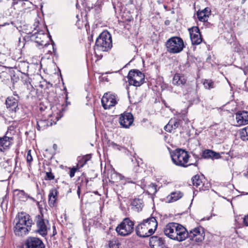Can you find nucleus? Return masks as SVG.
Wrapping results in <instances>:
<instances>
[{
  "label": "nucleus",
  "mask_w": 248,
  "mask_h": 248,
  "mask_svg": "<svg viewBox=\"0 0 248 248\" xmlns=\"http://www.w3.org/2000/svg\"><path fill=\"white\" fill-rule=\"evenodd\" d=\"M16 219V225L14 227V232L16 235L23 236L28 234L31 230L32 220L29 215L26 213H18Z\"/></svg>",
  "instance_id": "f257e3e1"
},
{
  "label": "nucleus",
  "mask_w": 248,
  "mask_h": 248,
  "mask_svg": "<svg viewBox=\"0 0 248 248\" xmlns=\"http://www.w3.org/2000/svg\"><path fill=\"white\" fill-rule=\"evenodd\" d=\"M157 226V223L154 217H151L143 220L136 228L137 234L140 237H146L154 233Z\"/></svg>",
  "instance_id": "f03ea898"
},
{
  "label": "nucleus",
  "mask_w": 248,
  "mask_h": 248,
  "mask_svg": "<svg viewBox=\"0 0 248 248\" xmlns=\"http://www.w3.org/2000/svg\"><path fill=\"white\" fill-rule=\"evenodd\" d=\"M170 155L172 162L177 166L186 168L191 165L197 166L198 165V160L194 163L188 164L189 155L184 149H176L170 152Z\"/></svg>",
  "instance_id": "7ed1b4c3"
},
{
  "label": "nucleus",
  "mask_w": 248,
  "mask_h": 248,
  "mask_svg": "<svg viewBox=\"0 0 248 248\" xmlns=\"http://www.w3.org/2000/svg\"><path fill=\"white\" fill-rule=\"evenodd\" d=\"M24 39L27 41H34L38 45L44 46L49 45V40H50L54 44L49 32H35L34 33H32V32H29L27 35L24 36Z\"/></svg>",
  "instance_id": "20e7f679"
},
{
  "label": "nucleus",
  "mask_w": 248,
  "mask_h": 248,
  "mask_svg": "<svg viewBox=\"0 0 248 248\" xmlns=\"http://www.w3.org/2000/svg\"><path fill=\"white\" fill-rule=\"evenodd\" d=\"M112 46L111 35L109 32H102L96 40L94 49L107 51Z\"/></svg>",
  "instance_id": "39448f33"
},
{
  "label": "nucleus",
  "mask_w": 248,
  "mask_h": 248,
  "mask_svg": "<svg viewBox=\"0 0 248 248\" xmlns=\"http://www.w3.org/2000/svg\"><path fill=\"white\" fill-rule=\"evenodd\" d=\"M167 50L170 54H177L184 49V44L182 38L179 37H172L166 43Z\"/></svg>",
  "instance_id": "423d86ee"
},
{
  "label": "nucleus",
  "mask_w": 248,
  "mask_h": 248,
  "mask_svg": "<svg viewBox=\"0 0 248 248\" xmlns=\"http://www.w3.org/2000/svg\"><path fill=\"white\" fill-rule=\"evenodd\" d=\"M134 222L128 217L124 218L116 228L118 235L126 236L130 235L134 231Z\"/></svg>",
  "instance_id": "0eeeda50"
},
{
  "label": "nucleus",
  "mask_w": 248,
  "mask_h": 248,
  "mask_svg": "<svg viewBox=\"0 0 248 248\" xmlns=\"http://www.w3.org/2000/svg\"><path fill=\"white\" fill-rule=\"evenodd\" d=\"M130 85L139 87L144 82V74L137 69L129 71L127 77Z\"/></svg>",
  "instance_id": "6e6552de"
},
{
  "label": "nucleus",
  "mask_w": 248,
  "mask_h": 248,
  "mask_svg": "<svg viewBox=\"0 0 248 248\" xmlns=\"http://www.w3.org/2000/svg\"><path fill=\"white\" fill-rule=\"evenodd\" d=\"M205 234L203 228L199 226L195 228L188 232V237L189 239L196 242H201L204 238Z\"/></svg>",
  "instance_id": "1a4fd4ad"
},
{
  "label": "nucleus",
  "mask_w": 248,
  "mask_h": 248,
  "mask_svg": "<svg viewBox=\"0 0 248 248\" xmlns=\"http://www.w3.org/2000/svg\"><path fill=\"white\" fill-rule=\"evenodd\" d=\"M116 99V96L115 94L106 93L103 95L101 100L102 106L105 109H109L117 104Z\"/></svg>",
  "instance_id": "9d476101"
},
{
  "label": "nucleus",
  "mask_w": 248,
  "mask_h": 248,
  "mask_svg": "<svg viewBox=\"0 0 248 248\" xmlns=\"http://www.w3.org/2000/svg\"><path fill=\"white\" fill-rule=\"evenodd\" d=\"M23 248H45V245L39 238L29 237L25 242Z\"/></svg>",
  "instance_id": "9b49d317"
},
{
  "label": "nucleus",
  "mask_w": 248,
  "mask_h": 248,
  "mask_svg": "<svg viewBox=\"0 0 248 248\" xmlns=\"http://www.w3.org/2000/svg\"><path fill=\"white\" fill-rule=\"evenodd\" d=\"M175 232L173 233V239L178 241H182L187 238L188 232L182 225L176 223Z\"/></svg>",
  "instance_id": "f8f14e48"
},
{
  "label": "nucleus",
  "mask_w": 248,
  "mask_h": 248,
  "mask_svg": "<svg viewBox=\"0 0 248 248\" xmlns=\"http://www.w3.org/2000/svg\"><path fill=\"white\" fill-rule=\"evenodd\" d=\"M37 217V230L35 232L41 236L45 237L47 234V231L49 229L47 227L45 220L40 215H38Z\"/></svg>",
  "instance_id": "ddd939ff"
},
{
  "label": "nucleus",
  "mask_w": 248,
  "mask_h": 248,
  "mask_svg": "<svg viewBox=\"0 0 248 248\" xmlns=\"http://www.w3.org/2000/svg\"><path fill=\"white\" fill-rule=\"evenodd\" d=\"M133 115L129 112H124L119 117V123L124 128H128L133 123Z\"/></svg>",
  "instance_id": "4468645a"
},
{
  "label": "nucleus",
  "mask_w": 248,
  "mask_h": 248,
  "mask_svg": "<svg viewBox=\"0 0 248 248\" xmlns=\"http://www.w3.org/2000/svg\"><path fill=\"white\" fill-rule=\"evenodd\" d=\"M149 244L152 248H167L164 239L157 236L151 237Z\"/></svg>",
  "instance_id": "2eb2a0df"
},
{
  "label": "nucleus",
  "mask_w": 248,
  "mask_h": 248,
  "mask_svg": "<svg viewBox=\"0 0 248 248\" xmlns=\"http://www.w3.org/2000/svg\"><path fill=\"white\" fill-rule=\"evenodd\" d=\"M235 119L237 126L248 124V112L246 111L238 112L235 114Z\"/></svg>",
  "instance_id": "dca6fc26"
},
{
  "label": "nucleus",
  "mask_w": 248,
  "mask_h": 248,
  "mask_svg": "<svg viewBox=\"0 0 248 248\" xmlns=\"http://www.w3.org/2000/svg\"><path fill=\"white\" fill-rule=\"evenodd\" d=\"M7 108L12 112H16L18 109V102L16 99L11 96L8 97L6 100Z\"/></svg>",
  "instance_id": "f3484780"
},
{
  "label": "nucleus",
  "mask_w": 248,
  "mask_h": 248,
  "mask_svg": "<svg viewBox=\"0 0 248 248\" xmlns=\"http://www.w3.org/2000/svg\"><path fill=\"white\" fill-rule=\"evenodd\" d=\"M108 177L109 181L112 183L118 182L119 181L124 178V176L117 172L114 169H111L109 170Z\"/></svg>",
  "instance_id": "a211bd4d"
},
{
  "label": "nucleus",
  "mask_w": 248,
  "mask_h": 248,
  "mask_svg": "<svg viewBox=\"0 0 248 248\" xmlns=\"http://www.w3.org/2000/svg\"><path fill=\"white\" fill-rule=\"evenodd\" d=\"M176 223L175 222L169 223L164 228V234L171 239H173L172 235H173V233L175 232Z\"/></svg>",
  "instance_id": "6ab92c4d"
},
{
  "label": "nucleus",
  "mask_w": 248,
  "mask_h": 248,
  "mask_svg": "<svg viewBox=\"0 0 248 248\" xmlns=\"http://www.w3.org/2000/svg\"><path fill=\"white\" fill-rule=\"evenodd\" d=\"M193 185L195 186L197 190L200 191L205 190V188L204 186V184L200 176L196 175L192 178Z\"/></svg>",
  "instance_id": "aec40b11"
},
{
  "label": "nucleus",
  "mask_w": 248,
  "mask_h": 248,
  "mask_svg": "<svg viewBox=\"0 0 248 248\" xmlns=\"http://www.w3.org/2000/svg\"><path fill=\"white\" fill-rule=\"evenodd\" d=\"M180 122L181 121L176 118L171 119L165 126V130L170 132L172 129H176L180 126Z\"/></svg>",
  "instance_id": "412c9836"
},
{
  "label": "nucleus",
  "mask_w": 248,
  "mask_h": 248,
  "mask_svg": "<svg viewBox=\"0 0 248 248\" xmlns=\"http://www.w3.org/2000/svg\"><path fill=\"white\" fill-rule=\"evenodd\" d=\"M190 39L192 45H199L202 42L201 32H189Z\"/></svg>",
  "instance_id": "4be33fe9"
},
{
  "label": "nucleus",
  "mask_w": 248,
  "mask_h": 248,
  "mask_svg": "<svg viewBox=\"0 0 248 248\" xmlns=\"http://www.w3.org/2000/svg\"><path fill=\"white\" fill-rule=\"evenodd\" d=\"M9 138H0V151L4 152L9 149L10 146L12 144L9 140Z\"/></svg>",
  "instance_id": "5701e85b"
},
{
  "label": "nucleus",
  "mask_w": 248,
  "mask_h": 248,
  "mask_svg": "<svg viewBox=\"0 0 248 248\" xmlns=\"http://www.w3.org/2000/svg\"><path fill=\"white\" fill-rule=\"evenodd\" d=\"M186 83V79L184 76L179 74H175L173 78L172 83L176 85H184Z\"/></svg>",
  "instance_id": "b1692460"
},
{
  "label": "nucleus",
  "mask_w": 248,
  "mask_h": 248,
  "mask_svg": "<svg viewBox=\"0 0 248 248\" xmlns=\"http://www.w3.org/2000/svg\"><path fill=\"white\" fill-rule=\"evenodd\" d=\"M183 194L180 191H176L172 192L167 197V200L169 202H174L180 199Z\"/></svg>",
  "instance_id": "393cba45"
},
{
  "label": "nucleus",
  "mask_w": 248,
  "mask_h": 248,
  "mask_svg": "<svg viewBox=\"0 0 248 248\" xmlns=\"http://www.w3.org/2000/svg\"><path fill=\"white\" fill-rule=\"evenodd\" d=\"M131 205L132 208L138 212L140 211L143 206L142 201L139 199H134L131 202Z\"/></svg>",
  "instance_id": "a878e982"
},
{
  "label": "nucleus",
  "mask_w": 248,
  "mask_h": 248,
  "mask_svg": "<svg viewBox=\"0 0 248 248\" xmlns=\"http://www.w3.org/2000/svg\"><path fill=\"white\" fill-rule=\"evenodd\" d=\"M219 154L217 153L210 150H206L202 152V157L204 158H218Z\"/></svg>",
  "instance_id": "bb28decb"
},
{
  "label": "nucleus",
  "mask_w": 248,
  "mask_h": 248,
  "mask_svg": "<svg viewBox=\"0 0 248 248\" xmlns=\"http://www.w3.org/2000/svg\"><path fill=\"white\" fill-rule=\"evenodd\" d=\"M58 192L56 189H51L49 193L48 202L50 205H54L57 199Z\"/></svg>",
  "instance_id": "cd10ccee"
},
{
  "label": "nucleus",
  "mask_w": 248,
  "mask_h": 248,
  "mask_svg": "<svg viewBox=\"0 0 248 248\" xmlns=\"http://www.w3.org/2000/svg\"><path fill=\"white\" fill-rule=\"evenodd\" d=\"M52 124V122H50L48 120H39L37 122V129L39 130H44L46 128V127L51 125Z\"/></svg>",
  "instance_id": "c85d7f7f"
},
{
  "label": "nucleus",
  "mask_w": 248,
  "mask_h": 248,
  "mask_svg": "<svg viewBox=\"0 0 248 248\" xmlns=\"http://www.w3.org/2000/svg\"><path fill=\"white\" fill-rule=\"evenodd\" d=\"M16 133L15 130V127L14 126H10L8 127L7 131L6 132L5 135L3 137L4 138H9V140L11 142H14L13 135Z\"/></svg>",
  "instance_id": "c756f323"
},
{
  "label": "nucleus",
  "mask_w": 248,
  "mask_h": 248,
  "mask_svg": "<svg viewBox=\"0 0 248 248\" xmlns=\"http://www.w3.org/2000/svg\"><path fill=\"white\" fill-rule=\"evenodd\" d=\"M16 191H17V196L20 201H26L27 200L28 195L23 190H16Z\"/></svg>",
  "instance_id": "7c9ffc66"
},
{
  "label": "nucleus",
  "mask_w": 248,
  "mask_h": 248,
  "mask_svg": "<svg viewBox=\"0 0 248 248\" xmlns=\"http://www.w3.org/2000/svg\"><path fill=\"white\" fill-rule=\"evenodd\" d=\"M240 138L244 141L248 140V126L243 128L240 132Z\"/></svg>",
  "instance_id": "2f4dec72"
},
{
  "label": "nucleus",
  "mask_w": 248,
  "mask_h": 248,
  "mask_svg": "<svg viewBox=\"0 0 248 248\" xmlns=\"http://www.w3.org/2000/svg\"><path fill=\"white\" fill-rule=\"evenodd\" d=\"M197 16L200 21L205 22L208 20V17L202 12L198 11L197 12Z\"/></svg>",
  "instance_id": "473e14b6"
},
{
  "label": "nucleus",
  "mask_w": 248,
  "mask_h": 248,
  "mask_svg": "<svg viewBox=\"0 0 248 248\" xmlns=\"http://www.w3.org/2000/svg\"><path fill=\"white\" fill-rule=\"evenodd\" d=\"M203 85L207 89H212L214 87V82L210 79H205L203 82Z\"/></svg>",
  "instance_id": "72a5a7b5"
},
{
  "label": "nucleus",
  "mask_w": 248,
  "mask_h": 248,
  "mask_svg": "<svg viewBox=\"0 0 248 248\" xmlns=\"http://www.w3.org/2000/svg\"><path fill=\"white\" fill-rule=\"evenodd\" d=\"M148 192L151 194H155L157 192L156 186L154 184H151L148 186Z\"/></svg>",
  "instance_id": "f704fd0d"
},
{
  "label": "nucleus",
  "mask_w": 248,
  "mask_h": 248,
  "mask_svg": "<svg viewBox=\"0 0 248 248\" xmlns=\"http://www.w3.org/2000/svg\"><path fill=\"white\" fill-rule=\"evenodd\" d=\"M55 178L54 174L51 172H46V175L45 176V180H52Z\"/></svg>",
  "instance_id": "c9c22d12"
},
{
  "label": "nucleus",
  "mask_w": 248,
  "mask_h": 248,
  "mask_svg": "<svg viewBox=\"0 0 248 248\" xmlns=\"http://www.w3.org/2000/svg\"><path fill=\"white\" fill-rule=\"evenodd\" d=\"M90 158V157L89 155L83 156L81 159L80 163H82V164L80 165V167H82L83 165L86 163L87 161L89 160Z\"/></svg>",
  "instance_id": "e433bc0d"
},
{
  "label": "nucleus",
  "mask_w": 248,
  "mask_h": 248,
  "mask_svg": "<svg viewBox=\"0 0 248 248\" xmlns=\"http://www.w3.org/2000/svg\"><path fill=\"white\" fill-rule=\"evenodd\" d=\"M26 159L28 163L30 164V163L32 160V157L31 155V150H29L27 152V154L26 155Z\"/></svg>",
  "instance_id": "4c0bfd02"
},
{
  "label": "nucleus",
  "mask_w": 248,
  "mask_h": 248,
  "mask_svg": "<svg viewBox=\"0 0 248 248\" xmlns=\"http://www.w3.org/2000/svg\"><path fill=\"white\" fill-rule=\"evenodd\" d=\"M109 247L110 248H119V245L116 241H111L109 243Z\"/></svg>",
  "instance_id": "58836bf2"
},
{
  "label": "nucleus",
  "mask_w": 248,
  "mask_h": 248,
  "mask_svg": "<svg viewBox=\"0 0 248 248\" xmlns=\"http://www.w3.org/2000/svg\"><path fill=\"white\" fill-rule=\"evenodd\" d=\"M230 36L232 37V39L229 40V41H230L231 43L236 39L235 35L234 34V32H227V36Z\"/></svg>",
  "instance_id": "ea45409f"
},
{
  "label": "nucleus",
  "mask_w": 248,
  "mask_h": 248,
  "mask_svg": "<svg viewBox=\"0 0 248 248\" xmlns=\"http://www.w3.org/2000/svg\"><path fill=\"white\" fill-rule=\"evenodd\" d=\"M201 12H202L204 14H205L206 16L209 17V16L211 14V10L209 8L206 7L204 8L203 10L201 11Z\"/></svg>",
  "instance_id": "a19ab883"
},
{
  "label": "nucleus",
  "mask_w": 248,
  "mask_h": 248,
  "mask_svg": "<svg viewBox=\"0 0 248 248\" xmlns=\"http://www.w3.org/2000/svg\"><path fill=\"white\" fill-rule=\"evenodd\" d=\"M110 145L115 149H117L118 150H121V146L113 142H112L110 143Z\"/></svg>",
  "instance_id": "79ce46f5"
},
{
  "label": "nucleus",
  "mask_w": 248,
  "mask_h": 248,
  "mask_svg": "<svg viewBox=\"0 0 248 248\" xmlns=\"http://www.w3.org/2000/svg\"><path fill=\"white\" fill-rule=\"evenodd\" d=\"M76 171V169L74 167L70 169L69 175L71 178H72L74 176Z\"/></svg>",
  "instance_id": "37998d69"
},
{
  "label": "nucleus",
  "mask_w": 248,
  "mask_h": 248,
  "mask_svg": "<svg viewBox=\"0 0 248 248\" xmlns=\"http://www.w3.org/2000/svg\"><path fill=\"white\" fill-rule=\"evenodd\" d=\"M123 4H125L126 5L131 4L133 3V0H122Z\"/></svg>",
  "instance_id": "c03bdc74"
},
{
  "label": "nucleus",
  "mask_w": 248,
  "mask_h": 248,
  "mask_svg": "<svg viewBox=\"0 0 248 248\" xmlns=\"http://www.w3.org/2000/svg\"><path fill=\"white\" fill-rule=\"evenodd\" d=\"M19 68H21L22 67H25L26 68L29 67L28 63L25 62H21L20 64H19Z\"/></svg>",
  "instance_id": "a18cd8bd"
},
{
  "label": "nucleus",
  "mask_w": 248,
  "mask_h": 248,
  "mask_svg": "<svg viewBox=\"0 0 248 248\" xmlns=\"http://www.w3.org/2000/svg\"><path fill=\"white\" fill-rule=\"evenodd\" d=\"M24 84L27 86L28 88H29L30 86H31L28 78L24 81Z\"/></svg>",
  "instance_id": "49530a36"
},
{
  "label": "nucleus",
  "mask_w": 248,
  "mask_h": 248,
  "mask_svg": "<svg viewBox=\"0 0 248 248\" xmlns=\"http://www.w3.org/2000/svg\"><path fill=\"white\" fill-rule=\"evenodd\" d=\"M188 31H200V30L198 27H192L188 29Z\"/></svg>",
  "instance_id": "de8ad7c7"
},
{
  "label": "nucleus",
  "mask_w": 248,
  "mask_h": 248,
  "mask_svg": "<svg viewBox=\"0 0 248 248\" xmlns=\"http://www.w3.org/2000/svg\"><path fill=\"white\" fill-rule=\"evenodd\" d=\"M244 223L247 226H248V214L244 217Z\"/></svg>",
  "instance_id": "09e8293b"
},
{
  "label": "nucleus",
  "mask_w": 248,
  "mask_h": 248,
  "mask_svg": "<svg viewBox=\"0 0 248 248\" xmlns=\"http://www.w3.org/2000/svg\"><path fill=\"white\" fill-rule=\"evenodd\" d=\"M35 24H36V27L34 28V30H36L37 31H42L40 30V28H39V22H35ZM34 26H35V24H34Z\"/></svg>",
  "instance_id": "8fccbe9b"
},
{
  "label": "nucleus",
  "mask_w": 248,
  "mask_h": 248,
  "mask_svg": "<svg viewBox=\"0 0 248 248\" xmlns=\"http://www.w3.org/2000/svg\"><path fill=\"white\" fill-rule=\"evenodd\" d=\"M77 193L78 195V196H79V195H80V188H79V186L78 187V191H77Z\"/></svg>",
  "instance_id": "3c124183"
},
{
  "label": "nucleus",
  "mask_w": 248,
  "mask_h": 248,
  "mask_svg": "<svg viewBox=\"0 0 248 248\" xmlns=\"http://www.w3.org/2000/svg\"><path fill=\"white\" fill-rule=\"evenodd\" d=\"M61 116H57L56 117V119L57 120V121H58L59 120V119H60L61 118Z\"/></svg>",
  "instance_id": "603ef678"
},
{
  "label": "nucleus",
  "mask_w": 248,
  "mask_h": 248,
  "mask_svg": "<svg viewBox=\"0 0 248 248\" xmlns=\"http://www.w3.org/2000/svg\"><path fill=\"white\" fill-rule=\"evenodd\" d=\"M193 156L194 157V158H195L196 159H197L198 158V156L197 155H195V154H193Z\"/></svg>",
  "instance_id": "864d4df0"
},
{
  "label": "nucleus",
  "mask_w": 248,
  "mask_h": 248,
  "mask_svg": "<svg viewBox=\"0 0 248 248\" xmlns=\"http://www.w3.org/2000/svg\"><path fill=\"white\" fill-rule=\"evenodd\" d=\"M165 24L167 25L169 24L170 21H168V20H167V21H165Z\"/></svg>",
  "instance_id": "5fc2aeb1"
},
{
  "label": "nucleus",
  "mask_w": 248,
  "mask_h": 248,
  "mask_svg": "<svg viewBox=\"0 0 248 248\" xmlns=\"http://www.w3.org/2000/svg\"><path fill=\"white\" fill-rule=\"evenodd\" d=\"M14 95L15 96H16L18 98H19V96H18V94L16 93V92L14 93Z\"/></svg>",
  "instance_id": "6e6d98bb"
},
{
  "label": "nucleus",
  "mask_w": 248,
  "mask_h": 248,
  "mask_svg": "<svg viewBox=\"0 0 248 248\" xmlns=\"http://www.w3.org/2000/svg\"><path fill=\"white\" fill-rule=\"evenodd\" d=\"M93 34H91L90 35V37H89V39L90 40V39H93Z\"/></svg>",
  "instance_id": "4d7b16f0"
},
{
  "label": "nucleus",
  "mask_w": 248,
  "mask_h": 248,
  "mask_svg": "<svg viewBox=\"0 0 248 248\" xmlns=\"http://www.w3.org/2000/svg\"><path fill=\"white\" fill-rule=\"evenodd\" d=\"M5 25H9V24H5L3 25H0V27H3V26H5Z\"/></svg>",
  "instance_id": "13d9d810"
},
{
  "label": "nucleus",
  "mask_w": 248,
  "mask_h": 248,
  "mask_svg": "<svg viewBox=\"0 0 248 248\" xmlns=\"http://www.w3.org/2000/svg\"><path fill=\"white\" fill-rule=\"evenodd\" d=\"M246 49H247L248 50V42L246 44Z\"/></svg>",
  "instance_id": "bf43d9fd"
},
{
  "label": "nucleus",
  "mask_w": 248,
  "mask_h": 248,
  "mask_svg": "<svg viewBox=\"0 0 248 248\" xmlns=\"http://www.w3.org/2000/svg\"><path fill=\"white\" fill-rule=\"evenodd\" d=\"M26 225H23L22 226V227H25V228H26Z\"/></svg>",
  "instance_id": "052dcab7"
},
{
  "label": "nucleus",
  "mask_w": 248,
  "mask_h": 248,
  "mask_svg": "<svg viewBox=\"0 0 248 248\" xmlns=\"http://www.w3.org/2000/svg\"><path fill=\"white\" fill-rule=\"evenodd\" d=\"M45 28L46 29L47 31H48V30H47L46 26Z\"/></svg>",
  "instance_id": "680f3d73"
},
{
  "label": "nucleus",
  "mask_w": 248,
  "mask_h": 248,
  "mask_svg": "<svg viewBox=\"0 0 248 248\" xmlns=\"http://www.w3.org/2000/svg\"><path fill=\"white\" fill-rule=\"evenodd\" d=\"M25 33H26V34L25 35V36H26V35H27V34H28V33H26V32H25ZM24 36H25V35L24 36Z\"/></svg>",
  "instance_id": "e2e57ef3"
},
{
  "label": "nucleus",
  "mask_w": 248,
  "mask_h": 248,
  "mask_svg": "<svg viewBox=\"0 0 248 248\" xmlns=\"http://www.w3.org/2000/svg\"><path fill=\"white\" fill-rule=\"evenodd\" d=\"M53 50H54V48L53 46Z\"/></svg>",
  "instance_id": "0e129e2a"
}]
</instances>
